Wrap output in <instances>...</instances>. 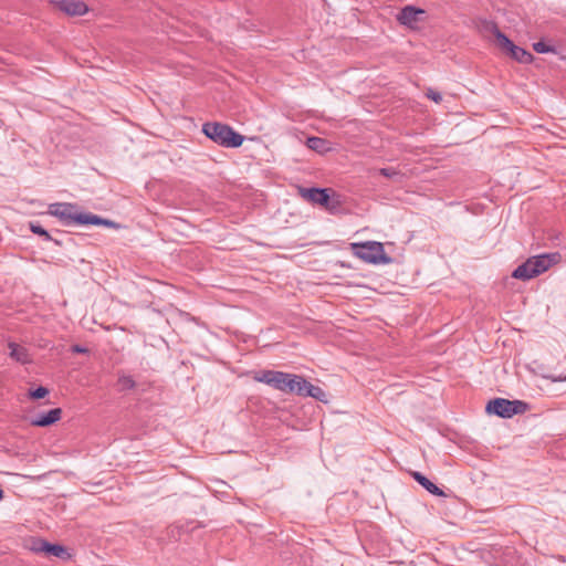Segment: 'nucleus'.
<instances>
[{
    "label": "nucleus",
    "mask_w": 566,
    "mask_h": 566,
    "mask_svg": "<svg viewBox=\"0 0 566 566\" xmlns=\"http://www.w3.org/2000/svg\"><path fill=\"white\" fill-rule=\"evenodd\" d=\"M48 213L59 218L65 224H93L115 227V222L108 219H103L93 213L80 212L77 206L67 202H56L49 206Z\"/></svg>",
    "instance_id": "obj_1"
},
{
    "label": "nucleus",
    "mask_w": 566,
    "mask_h": 566,
    "mask_svg": "<svg viewBox=\"0 0 566 566\" xmlns=\"http://www.w3.org/2000/svg\"><path fill=\"white\" fill-rule=\"evenodd\" d=\"M253 379L258 382L269 385L284 394L297 395L301 390L300 382L302 380V376L295 374L266 369L255 373Z\"/></svg>",
    "instance_id": "obj_2"
},
{
    "label": "nucleus",
    "mask_w": 566,
    "mask_h": 566,
    "mask_svg": "<svg viewBox=\"0 0 566 566\" xmlns=\"http://www.w3.org/2000/svg\"><path fill=\"white\" fill-rule=\"evenodd\" d=\"M202 133L216 144L226 148L240 147L244 137L229 125L212 122L202 125Z\"/></svg>",
    "instance_id": "obj_3"
},
{
    "label": "nucleus",
    "mask_w": 566,
    "mask_h": 566,
    "mask_svg": "<svg viewBox=\"0 0 566 566\" xmlns=\"http://www.w3.org/2000/svg\"><path fill=\"white\" fill-rule=\"evenodd\" d=\"M301 197L312 203L319 205L331 212H335L340 201L338 196L329 188H300Z\"/></svg>",
    "instance_id": "obj_4"
},
{
    "label": "nucleus",
    "mask_w": 566,
    "mask_h": 566,
    "mask_svg": "<svg viewBox=\"0 0 566 566\" xmlns=\"http://www.w3.org/2000/svg\"><path fill=\"white\" fill-rule=\"evenodd\" d=\"M350 249L354 254L367 263H387L389 258L385 253L382 243L367 241L364 243H352Z\"/></svg>",
    "instance_id": "obj_5"
},
{
    "label": "nucleus",
    "mask_w": 566,
    "mask_h": 566,
    "mask_svg": "<svg viewBox=\"0 0 566 566\" xmlns=\"http://www.w3.org/2000/svg\"><path fill=\"white\" fill-rule=\"evenodd\" d=\"M485 410L501 418H511L515 415H522L528 410V403L522 400H507L504 398H495L490 400Z\"/></svg>",
    "instance_id": "obj_6"
},
{
    "label": "nucleus",
    "mask_w": 566,
    "mask_h": 566,
    "mask_svg": "<svg viewBox=\"0 0 566 566\" xmlns=\"http://www.w3.org/2000/svg\"><path fill=\"white\" fill-rule=\"evenodd\" d=\"M492 32L496 39V44L518 63L528 64L533 61V55L525 49L515 45L504 33L500 31L496 24H492Z\"/></svg>",
    "instance_id": "obj_7"
},
{
    "label": "nucleus",
    "mask_w": 566,
    "mask_h": 566,
    "mask_svg": "<svg viewBox=\"0 0 566 566\" xmlns=\"http://www.w3.org/2000/svg\"><path fill=\"white\" fill-rule=\"evenodd\" d=\"M60 11L71 17L83 15L88 11L87 6L78 0H50Z\"/></svg>",
    "instance_id": "obj_8"
},
{
    "label": "nucleus",
    "mask_w": 566,
    "mask_h": 566,
    "mask_svg": "<svg viewBox=\"0 0 566 566\" xmlns=\"http://www.w3.org/2000/svg\"><path fill=\"white\" fill-rule=\"evenodd\" d=\"M38 553H43L48 557H56L61 560L71 558L69 549L61 544H51L44 539H38Z\"/></svg>",
    "instance_id": "obj_9"
},
{
    "label": "nucleus",
    "mask_w": 566,
    "mask_h": 566,
    "mask_svg": "<svg viewBox=\"0 0 566 566\" xmlns=\"http://www.w3.org/2000/svg\"><path fill=\"white\" fill-rule=\"evenodd\" d=\"M558 253H552V254H541L530 258L531 263L533 265L532 272L537 275L544 273L547 271L553 264L557 263L559 260Z\"/></svg>",
    "instance_id": "obj_10"
},
{
    "label": "nucleus",
    "mask_w": 566,
    "mask_h": 566,
    "mask_svg": "<svg viewBox=\"0 0 566 566\" xmlns=\"http://www.w3.org/2000/svg\"><path fill=\"white\" fill-rule=\"evenodd\" d=\"M426 13L424 10L418 9L412 6H406L400 10L397 15V20L400 24L407 25L409 28H416L417 22L420 20V15Z\"/></svg>",
    "instance_id": "obj_11"
},
{
    "label": "nucleus",
    "mask_w": 566,
    "mask_h": 566,
    "mask_svg": "<svg viewBox=\"0 0 566 566\" xmlns=\"http://www.w3.org/2000/svg\"><path fill=\"white\" fill-rule=\"evenodd\" d=\"M301 390L297 392L302 397H312L318 401H326V392L318 386L312 385L303 376L300 382Z\"/></svg>",
    "instance_id": "obj_12"
},
{
    "label": "nucleus",
    "mask_w": 566,
    "mask_h": 566,
    "mask_svg": "<svg viewBox=\"0 0 566 566\" xmlns=\"http://www.w3.org/2000/svg\"><path fill=\"white\" fill-rule=\"evenodd\" d=\"M63 410L61 408H53L51 410L40 409L38 406V427H49L60 421Z\"/></svg>",
    "instance_id": "obj_13"
},
{
    "label": "nucleus",
    "mask_w": 566,
    "mask_h": 566,
    "mask_svg": "<svg viewBox=\"0 0 566 566\" xmlns=\"http://www.w3.org/2000/svg\"><path fill=\"white\" fill-rule=\"evenodd\" d=\"M412 478L429 493L437 496H446V493L420 472H412Z\"/></svg>",
    "instance_id": "obj_14"
},
{
    "label": "nucleus",
    "mask_w": 566,
    "mask_h": 566,
    "mask_svg": "<svg viewBox=\"0 0 566 566\" xmlns=\"http://www.w3.org/2000/svg\"><path fill=\"white\" fill-rule=\"evenodd\" d=\"M532 268L531 259H527L513 271L512 276L523 281L531 280L536 276V274L532 272Z\"/></svg>",
    "instance_id": "obj_15"
},
{
    "label": "nucleus",
    "mask_w": 566,
    "mask_h": 566,
    "mask_svg": "<svg viewBox=\"0 0 566 566\" xmlns=\"http://www.w3.org/2000/svg\"><path fill=\"white\" fill-rule=\"evenodd\" d=\"M9 348H10V356L13 359H15L17 361H20L22 364L31 363L30 355L25 350L24 347L17 345L14 343H10Z\"/></svg>",
    "instance_id": "obj_16"
},
{
    "label": "nucleus",
    "mask_w": 566,
    "mask_h": 566,
    "mask_svg": "<svg viewBox=\"0 0 566 566\" xmlns=\"http://www.w3.org/2000/svg\"><path fill=\"white\" fill-rule=\"evenodd\" d=\"M117 386L119 391H127L137 388L138 384L133 379L132 376L119 374L117 379Z\"/></svg>",
    "instance_id": "obj_17"
},
{
    "label": "nucleus",
    "mask_w": 566,
    "mask_h": 566,
    "mask_svg": "<svg viewBox=\"0 0 566 566\" xmlns=\"http://www.w3.org/2000/svg\"><path fill=\"white\" fill-rule=\"evenodd\" d=\"M326 140L321 137H308L306 140V146L310 149L316 150V151H324L326 149Z\"/></svg>",
    "instance_id": "obj_18"
},
{
    "label": "nucleus",
    "mask_w": 566,
    "mask_h": 566,
    "mask_svg": "<svg viewBox=\"0 0 566 566\" xmlns=\"http://www.w3.org/2000/svg\"><path fill=\"white\" fill-rule=\"evenodd\" d=\"M379 174L386 178L396 179L397 177L401 178L402 174L395 168H380Z\"/></svg>",
    "instance_id": "obj_19"
},
{
    "label": "nucleus",
    "mask_w": 566,
    "mask_h": 566,
    "mask_svg": "<svg viewBox=\"0 0 566 566\" xmlns=\"http://www.w3.org/2000/svg\"><path fill=\"white\" fill-rule=\"evenodd\" d=\"M533 49L534 51H536L537 53H548V52H554V48L546 44L545 42L543 41H538L536 43L533 44Z\"/></svg>",
    "instance_id": "obj_20"
},
{
    "label": "nucleus",
    "mask_w": 566,
    "mask_h": 566,
    "mask_svg": "<svg viewBox=\"0 0 566 566\" xmlns=\"http://www.w3.org/2000/svg\"><path fill=\"white\" fill-rule=\"evenodd\" d=\"M426 96L436 103H440L442 99L441 94L432 88H428Z\"/></svg>",
    "instance_id": "obj_21"
},
{
    "label": "nucleus",
    "mask_w": 566,
    "mask_h": 566,
    "mask_svg": "<svg viewBox=\"0 0 566 566\" xmlns=\"http://www.w3.org/2000/svg\"><path fill=\"white\" fill-rule=\"evenodd\" d=\"M71 352L74 354H87L90 350L86 347L75 344L71 346Z\"/></svg>",
    "instance_id": "obj_22"
},
{
    "label": "nucleus",
    "mask_w": 566,
    "mask_h": 566,
    "mask_svg": "<svg viewBox=\"0 0 566 566\" xmlns=\"http://www.w3.org/2000/svg\"><path fill=\"white\" fill-rule=\"evenodd\" d=\"M49 394L45 387L38 386V400L44 398Z\"/></svg>",
    "instance_id": "obj_23"
},
{
    "label": "nucleus",
    "mask_w": 566,
    "mask_h": 566,
    "mask_svg": "<svg viewBox=\"0 0 566 566\" xmlns=\"http://www.w3.org/2000/svg\"><path fill=\"white\" fill-rule=\"evenodd\" d=\"M38 235L44 237L46 240L50 239L49 232L44 228H42L40 226H38Z\"/></svg>",
    "instance_id": "obj_24"
},
{
    "label": "nucleus",
    "mask_w": 566,
    "mask_h": 566,
    "mask_svg": "<svg viewBox=\"0 0 566 566\" xmlns=\"http://www.w3.org/2000/svg\"><path fill=\"white\" fill-rule=\"evenodd\" d=\"M28 395L31 399H35V388L31 387L29 390H28Z\"/></svg>",
    "instance_id": "obj_25"
},
{
    "label": "nucleus",
    "mask_w": 566,
    "mask_h": 566,
    "mask_svg": "<svg viewBox=\"0 0 566 566\" xmlns=\"http://www.w3.org/2000/svg\"><path fill=\"white\" fill-rule=\"evenodd\" d=\"M29 226H30V230H31L33 233H35V230H36L35 223L30 222V223H29Z\"/></svg>",
    "instance_id": "obj_26"
},
{
    "label": "nucleus",
    "mask_w": 566,
    "mask_h": 566,
    "mask_svg": "<svg viewBox=\"0 0 566 566\" xmlns=\"http://www.w3.org/2000/svg\"><path fill=\"white\" fill-rule=\"evenodd\" d=\"M3 496H4V493H3V491L0 489V501L3 499Z\"/></svg>",
    "instance_id": "obj_27"
},
{
    "label": "nucleus",
    "mask_w": 566,
    "mask_h": 566,
    "mask_svg": "<svg viewBox=\"0 0 566 566\" xmlns=\"http://www.w3.org/2000/svg\"><path fill=\"white\" fill-rule=\"evenodd\" d=\"M140 386H143L142 391H145L146 390V387H145L146 384H140Z\"/></svg>",
    "instance_id": "obj_28"
}]
</instances>
